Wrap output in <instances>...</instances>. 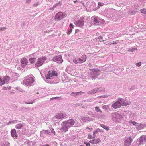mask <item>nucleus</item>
Segmentation results:
<instances>
[{"label": "nucleus", "instance_id": "55", "mask_svg": "<svg viewBox=\"0 0 146 146\" xmlns=\"http://www.w3.org/2000/svg\"><path fill=\"white\" fill-rule=\"evenodd\" d=\"M86 129H90V128H89V127H87V128H86Z\"/></svg>", "mask_w": 146, "mask_h": 146}, {"label": "nucleus", "instance_id": "51", "mask_svg": "<svg viewBox=\"0 0 146 146\" xmlns=\"http://www.w3.org/2000/svg\"><path fill=\"white\" fill-rule=\"evenodd\" d=\"M77 2V0H76V1H75L74 2V3H76Z\"/></svg>", "mask_w": 146, "mask_h": 146}, {"label": "nucleus", "instance_id": "49", "mask_svg": "<svg viewBox=\"0 0 146 146\" xmlns=\"http://www.w3.org/2000/svg\"><path fill=\"white\" fill-rule=\"evenodd\" d=\"M84 143L86 145L88 144V143L87 142H84Z\"/></svg>", "mask_w": 146, "mask_h": 146}, {"label": "nucleus", "instance_id": "28", "mask_svg": "<svg viewBox=\"0 0 146 146\" xmlns=\"http://www.w3.org/2000/svg\"><path fill=\"white\" fill-rule=\"evenodd\" d=\"M126 7L125 6H123L122 8H121V10H120V13H124V12L125 11V8Z\"/></svg>", "mask_w": 146, "mask_h": 146}, {"label": "nucleus", "instance_id": "54", "mask_svg": "<svg viewBox=\"0 0 146 146\" xmlns=\"http://www.w3.org/2000/svg\"><path fill=\"white\" fill-rule=\"evenodd\" d=\"M79 146H84V145H81Z\"/></svg>", "mask_w": 146, "mask_h": 146}, {"label": "nucleus", "instance_id": "14", "mask_svg": "<svg viewBox=\"0 0 146 146\" xmlns=\"http://www.w3.org/2000/svg\"><path fill=\"white\" fill-rule=\"evenodd\" d=\"M130 123H132L133 125L138 126V127H145V125H143V124H139L138 123H137L135 122L132 121H131L129 122Z\"/></svg>", "mask_w": 146, "mask_h": 146}, {"label": "nucleus", "instance_id": "32", "mask_svg": "<svg viewBox=\"0 0 146 146\" xmlns=\"http://www.w3.org/2000/svg\"><path fill=\"white\" fill-rule=\"evenodd\" d=\"M81 119L84 122H85L88 119V118L86 117H82L81 118Z\"/></svg>", "mask_w": 146, "mask_h": 146}, {"label": "nucleus", "instance_id": "45", "mask_svg": "<svg viewBox=\"0 0 146 146\" xmlns=\"http://www.w3.org/2000/svg\"><path fill=\"white\" fill-rule=\"evenodd\" d=\"M69 26H70V27H72V28H74V26L72 24H71V23L70 24Z\"/></svg>", "mask_w": 146, "mask_h": 146}, {"label": "nucleus", "instance_id": "16", "mask_svg": "<svg viewBox=\"0 0 146 146\" xmlns=\"http://www.w3.org/2000/svg\"><path fill=\"white\" fill-rule=\"evenodd\" d=\"M65 116L64 114H63L62 113H57L55 116V117L56 118L61 119L65 117Z\"/></svg>", "mask_w": 146, "mask_h": 146}, {"label": "nucleus", "instance_id": "4", "mask_svg": "<svg viewBox=\"0 0 146 146\" xmlns=\"http://www.w3.org/2000/svg\"><path fill=\"white\" fill-rule=\"evenodd\" d=\"M66 15L65 13L59 12L55 15V20L60 21L66 16Z\"/></svg>", "mask_w": 146, "mask_h": 146}, {"label": "nucleus", "instance_id": "6", "mask_svg": "<svg viewBox=\"0 0 146 146\" xmlns=\"http://www.w3.org/2000/svg\"><path fill=\"white\" fill-rule=\"evenodd\" d=\"M133 139L131 137L128 136L125 137L124 146H129L131 143Z\"/></svg>", "mask_w": 146, "mask_h": 146}, {"label": "nucleus", "instance_id": "21", "mask_svg": "<svg viewBox=\"0 0 146 146\" xmlns=\"http://www.w3.org/2000/svg\"><path fill=\"white\" fill-rule=\"evenodd\" d=\"M73 61V62L75 64L80 63L79 58H74Z\"/></svg>", "mask_w": 146, "mask_h": 146}, {"label": "nucleus", "instance_id": "22", "mask_svg": "<svg viewBox=\"0 0 146 146\" xmlns=\"http://www.w3.org/2000/svg\"><path fill=\"white\" fill-rule=\"evenodd\" d=\"M100 125L101 127L104 129H105L107 131H108L109 130V127H108L106 126L104 124H100Z\"/></svg>", "mask_w": 146, "mask_h": 146}, {"label": "nucleus", "instance_id": "9", "mask_svg": "<svg viewBox=\"0 0 146 146\" xmlns=\"http://www.w3.org/2000/svg\"><path fill=\"white\" fill-rule=\"evenodd\" d=\"M138 141L139 145L146 144V135H143L141 136Z\"/></svg>", "mask_w": 146, "mask_h": 146}, {"label": "nucleus", "instance_id": "23", "mask_svg": "<svg viewBox=\"0 0 146 146\" xmlns=\"http://www.w3.org/2000/svg\"><path fill=\"white\" fill-rule=\"evenodd\" d=\"M124 36H125V39L127 40H128L129 39H130L131 38H132L131 35L127 34L124 35Z\"/></svg>", "mask_w": 146, "mask_h": 146}, {"label": "nucleus", "instance_id": "43", "mask_svg": "<svg viewBox=\"0 0 146 146\" xmlns=\"http://www.w3.org/2000/svg\"><path fill=\"white\" fill-rule=\"evenodd\" d=\"M14 123V121H9V123H7V124L8 125L9 123Z\"/></svg>", "mask_w": 146, "mask_h": 146}, {"label": "nucleus", "instance_id": "48", "mask_svg": "<svg viewBox=\"0 0 146 146\" xmlns=\"http://www.w3.org/2000/svg\"><path fill=\"white\" fill-rule=\"evenodd\" d=\"M56 5H60V6L61 5V3H58L57 4H56Z\"/></svg>", "mask_w": 146, "mask_h": 146}, {"label": "nucleus", "instance_id": "46", "mask_svg": "<svg viewBox=\"0 0 146 146\" xmlns=\"http://www.w3.org/2000/svg\"><path fill=\"white\" fill-rule=\"evenodd\" d=\"M98 132V131H96L94 132L93 133V134L94 135V137L95 136V134H96Z\"/></svg>", "mask_w": 146, "mask_h": 146}, {"label": "nucleus", "instance_id": "20", "mask_svg": "<svg viewBox=\"0 0 146 146\" xmlns=\"http://www.w3.org/2000/svg\"><path fill=\"white\" fill-rule=\"evenodd\" d=\"M112 107L114 108H117L119 107V102L117 101L112 105Z\"/></svg>", "mask_w": 146, "mask_h": 146}, {"label": "nucleus", "instance_id": "52", "mask_svg": "<svg viewBox=\"0 0 146 146\" xmlns=\"http://www.w3.org/2000/svg\"><path fill=\"white\" fill-rule=\"evenodd\" d=\"M82 5H84V3L82 2Z\"/></svg>", "mask_w": 146, "mask_h": 146}, {"label": "nucleus", "instance_id": "35", "mask_svg": "<svg viewBox=\"0 0 146 146\" xmlns=\"http://www.w3.org/2000/svg\"><path fill=\"white\" fill-rule=\"evenodd\" d=\"M72 29H70L67 32V34L68 35H69L72 31Z\"/></svg>", "mask_w": 146, "mask_h": 146}, {"label": "nucleus", "instance_id": "37", "mask_svg": "<svg viewBox=\"0 0 146 146\" xmlns=\"http://www.w3.org/2000/svg\"><path fill=\"white\" fill-rule=\"evenodd\" d=\"M11 87L10 86L7 87H4L3 89L4 90H9L10 89H11Z\"/></svg>", "mask_w": 146, "mask_h": 146}, {"label": "nucleus", "instance_id": "8", "mask_svg": "<svg viewBox=\"0 0 146 146\" xmlns=\"http://www.w3.org/2000/svg\"><path fill=\"white\" fill-rule=\"evenodd\" d=\"M131 103V102L129 100L126 101L124 99H121L119 100V106H120L119 104L121 106H124L129 105Z\"/></svg>", "mask_w": 146, "mask_h": 146}, {"label": "nucleus", "instance_id": "2", "mask_svg": "<svg viewBox=\"0 0 146 146\" xmlns=\"http://www.w3.org/2000/svg\"><path fill=\"white\" fill-rule=\"evenodd\" d=\"M46 60V57L45 56H43L38 58L35 63L36 66L39 67L41 66L43 64L44 61Z\"/></svg>", "mask_w": 146, "mask_h": 146}, {"label": "nucleus", "instance_id": "39", "mask_svg": "<svg viewBox=\"0 0 146 146\" xmlns=\"http://www.w3.org/2000/svg\"><path fill=\"white\" fill-rule=\"evenodd\" d=\"M95 108L96 109V110L97 112H101V111L100 110V109L98 108V107H96Z\"/></svg>", "mask_w": 146, "mask_h": 146}, {"label": "nucleus", "instance_id": "31", "mask_svg": "<svg viewBox=\"0 0 146 146\" xmlns=\"http://www.w3.org/2000/svg\"><path fill=\"white\" fill-rule=\"evenodd\" d=\"M9 143L8 141H5L2 145V146H9Z\"/></svg>", "mask_w": 146, "mask_h": 146}, {"label": "nucleus", "instance_id": "57", "mask_svg": "<svg viewBox=\"0 0 146 146\" xmlns=\"http://www.w3.org/2000/svg\"><path fill=\"white\" fill-rule=\"evenodd\" d=\"M133 50H131V52H132Z\"/></svg>", "mask_w": 146, "mask_h": 146}, {"label": "nucleus", "instance_id": "1", "mask_svg": "<svg viewBox=\"0 0 146 146\" xmlns=\"http://www.w3.org/2000/svg\"><path fill=\"white\" fill-rule=\"evenodd\" d=\"M34 78L32 77H27L23 81V83L28 86H30L34 82Z\"/></svg>", "mask_w": 146, "mask_h": 146}, {"label": "nucleus", "instance_id": "34", "mask_svg": "<svg viewBox=\"0 0 146 146\" xmlns=\"http://www.w3.org/2000/svg\"><path fill=\"white\" fill-rule=\"evenodd\" d=\"M141 13L145 14L146 16V9H141Z\"/></svg>", "mask_w": 146, "mask_h": 146}, {"label": "nucleus", "instance_id": "26", "mask_svg": "<svg viewBox=\"0 0 146 146\" xmlns=\"http://www.w3.org/2000/svg\"><path fill=\"white\" fill-rule=\"evenodd\" d=\"M82 93V94H84V92H82L81 91L80 92H72L71 93V94L72 95H74V96H75L78 95L79 93Z\"/></svg>", "mask_w": 146, "mask_h": 146}, {"label": "nucleus", "instance_id": "58", "mask_svg": "<svg viewBox=\"0 0 146 146\" xmlns=\"http://www.w3.org/2000/svg\"><path fill=\"white\" fill-rule=\"evenodd\" d=\"M39 94V93L38 92L37 93V94Z\"/></svg>", "mask_w": 146, "mask_h": 146}, {"label": "nucleus", "instance_id": "15", "mask_svg": "<svg viewBox=\"0 0 146 146\" xmlns=\"http://www.w3.org/2000/svg\"><path fill=\"white\" fill-rule=\"evenodd\" d=\"M101 141V140L99 138H97L89 141V142L92 144H97L99 143Z\"/></svg>", "mask_w": 146, "mask_h": 146}, {"label": "nucleus", "instance_id": "12", "mask_svg": "<svg viewBox=\"0 0 146 146\" xmlns=\"http://www.w3.org/2000/svg\"><path fill=\"white\" fill-rule=\"evenodd\" d=\"M68 127L64 122H63V125L61 128V132L64 133L66 132L68 130Z\"/></svg>", "mask_w": 146, "mask_h": 146}, {"label": "nucleus", "instance_id": "7", "mask_svg": "<svg viewBox=\"0 0 146 146\" xmlns=\"http://www.w3.org/2000/svg\"><path fill=\"white\" fill-rule=\"evenodd\" d=\"M58 73L55 71H49L48 72V73L47 74V79H50L51 78L53 77L54 76H57Z\"/></svg>", "mask_w": 146, "mask_h": 146}, {"label": "nucleus", "instance_id": "19", "mask_svg": "<svg viewBox=\"0 0 146 146\" xmlns=\"http://www.w3.org/2000/svg\"><path fill=\"white\" fill-rule=\"evenodd\" d=\"M21 63L25 65H27L28 63V60L25 58H23L21 60Z\"/></svg>", "mask_w": 146, "mask_h": 146}, {"label": "nucleus", "instance_id": "5", "mask_svg": "<svg viewBox=\"0 0 146 146\" xmlns=\"http://www.w3.org/2000/svg\"><path fill=\"white\" fill-rule=\"evenodd\" d=\"M84 18L81 17L79 20L76 21L75 23L76 26L78 27H82L84 26Z\"/></svg>", "mask_w": 146, "mask_h": 146}, {"label": "nucleus", "instance_id": "10", "mask_svg": "<svg viewBox=\"0 0 146 146\" xmlns=\"http://www.w3.org/2000/svg\"><path fill=\"white\" fill-rule=\"evenodd\" d=\"M64 122L68 127H70L71 126L74 125L75 121L72 119H70L64 121Z\"/></svg>", "mask_w": 146, "mask_h": 146}, {"label": "nucleus", "instance_id": "41", "mask_svg": "<svg viewBox=\"0 0 146 146\" xmlns=\"http://www.w3.org/2000/svg\"><path fill=\"white\" fill-rule=\"evenodd\" d=\"M141 63L140 62L137 63L136 64V65L137 66H141Z\"/></svg>", "mask_w": 146, "mask_h": 146}, {"label": "nucleus", "instance_id": "25", "mask_svg": "<svg viewBox=\"0 0 146 146\" xmlns=\"http://www.w3.org/2000/svg\"><path fill=\"white\" fill-rule=\"evenodd\" d=\"M50 133V131L48 130H44L40 132V135L41 136L42 135H43V133H45L47 134H48Z\"/></svg>", "mask_w": 146, "mask_h": 146}, {"label": "nucleus", "instance_id": "17", "mask_svg": "<svg viewBox=\"0 0 146 146\" xmlns=\"http://www.w3.org/2000/svg\"><path fill=\"white\" fill-rule=\"evenodd\" d=\"M86 55H82L81 58H79L80 63H82L84 62L86 60Z\"/></svg>", "mask_w": 146, "mask_h": 146}, {"label": "nucleus", "instance_id": "3", "mask_svg": "<svg viewBox=\"0 0 146 146\" xmlns=\"http://www.w3.org/2000/svg\"><path fill=\"white\" fill-rule=\"evenodd\" d=\"M92 18L94 19V24L96 25H98L100 23H104V20L103 19L100 18L98 17L93 16Z\"/></svg>", "mask_w": 146, "mask_h": 146}, {"label": "nucleus", "instance_id": "29", "mask_svg": "<svg viewBox=\"0 0 146 146\" xmlns=\"http://www.w3.org/2000/svg\"><path fill=\"white\" fill-rule=\"evenodd\" d=\"M96 40L100 41H102L104 40H103V38L102 36H99L96 38Z\"/></svg>", "mask_w": 146, "mask_h": 146}, {"label": "nucleus", "instance_id": "13", "mask_svg": "<svg viewBox=\"0 0 146 146\" xmlns=\"http://www.w3.org/2000/svg\"><path fill=\"white\" fill-rule=\"evenodd\" d=\"M10 79V78L8 76H5L3 78L2 80L1 81V84L0 85L1 86L2 85L4 84L5 83L8 82Z\"/></svg>", "mask_w": 146, "mask_h": 146}, {"label": "nucleus", "instance_id": "47", "mask_svg": "<svg viewBox=\"0 0 146 146\" xmlns=\"http://www.w3.org/2000/svg\"><path fill=\"white\" fill-rule=\"evenodd\" d=\"M31 1V0H27L26 1V2L27 3H29V2H30Z\"/></svg>", "mask_w": 146, "mask_h": 146}, {"label": "nucleus", "instance_id": "53", "mask_svg": "<svg viewBox=\"0 0 146 146\" xmlns=\"http://www.w3.org/2000/svg\"><path fill=\"white\" fill-rule=\"evenodd\" d=\"M90 130L91 131L92 130V128H91L90 129Z\"/></svg>", "mask_w": 146, "mask_h": 146}, {"label": "nucleus", "instance_id": "38", "mask_svg": "<svg viewBox=\"0 0 146 146\" xmlns=\"http://www.w3.org/2000/svg\"><path fill=\"white\" fill-rule=\"evenodd\" d=\"M58 98H60V99H61V97H55L52 98H51L50 99V100H52L53 99H58Z\"/></svg>", "mask_w": 146, "mask_h": 146}, {"label": "nucleus", "instance_id": "42", "mask_svg": "<svg viewBox=\"0 0 146 146\" xmlns=\"http://www.w3.org/2000/svg\"><path fill=\"white\" fill-rule=\"evenodd\" d=\"M92 135H90V134H88V139H91L92 138Z\"/></svg>", "mask_w": 146, "mask_h": 146}, {"label": "nucleus", "instance_id": "40", "mask_svg": "<svg viewBox=\"0 0 146 146\" xmlns=\"http://www.w3.org/2000/svg\"><path fill=\"white\" fill-rule=\"evenodd\" d=\"M104 5V3H103L99 2L98 3V5L99 6H102Z\"/></svg>", "mask_w": 146, "mask_h": 146}, {"label": "nucleus", "instance_id": "33", "mask_svg": "<svg viewBox=\"0 0 146 146\" xmlns=\"http://www.w3.org/2000/svg\"><path fill=\"white\" fill-rule=\"evenodd\" d=\"M30 62L31 63H34L35 61V58H31L29 59Z\"/></svg>", "mask_w": 146, "mask_h": 146}, {"label": "nucleus", "instance_id": "24", "mask_svg": "<svg viewBox=\"0 0 146 146\" xmlns=\"http://www.w3.org/2000/svg\"><path fill=\"white\" fill-rule=\"evenodd\" d=\"M98 91L96 89H94L88 92V93L89 94H94Z\"/></svg>", "mask_w": 146, "mask_h": 146}, {"label": "nucleus", "instance_id": "11", "mask_svg": "<svg viewBox=\"0 0 146 146\" xmlns=\"http://www.w3.org/2000/svg\"><path fill=\"white\" fill-rule=\"evenodd\" d=\"M53 60L54 61L57 62L58 63H61L63 61L62 56L60 55L54 57Z\"/></svg>", "mask_w": 146, "mask_h": 146}, {"label": "nucleus", "instance_id": "30", "mask_svg": "<svg viewBox=\"0 0 146 146\" xmlns=\"http://www.w3.org/2000/svg\"><path fill=\"white\" fill-rule=\"evenodd\" d=\"M128 13L130 15H132L133 14H135V11H133L132 10H129V12H128Z\"/></svg>", "mask_w": 146, "mask_h": 146}, {"label": "nucleus", "instance_id": "27", "mask_svg": "<svg viewBox=\"0 0 146 146\" xmlns=\"http://www.w3.org/2000/svg\"><path fill=\"white\" fill-rule=\"evenodd\" d=\"M23 127V125L22 124H17L15 126V128L17 129H21Z\"/></svg>", "mask_w": 146, "mask_h": 146}, {"label": "nucleus", "instance_id": "44", "mask_svg": "<svg viewBox=\"0 0 146 146\" xmlns=\"http://www.w3.org/2000/svg\"><path fill=\"white\" fill-rule=\"evenodd\" d=\"M6 29V28L5 27H2L0 28V30L2 31L5 30Z\"/></svg>", "mask_w": 146, "mask_h": 146}, {"label": "nucleus", "instance_id": "18", "mask_svg": "<svg viewBox=\"0 0 146 146\" xmlns=\"http://www.w3.org/2000/svg\"><path fill=\"white\" fill-rule=\"evenodd\" d=\"M11 134L12 136L14 138H16L17 137L16 132L15 129H13L11 131Z\"/></svg>", "mask_w": 146, "mask_h": 146}, {"label": "nucleus", "instance_id": "36", "mask_svg": "<svg viewBox=\"0 0 146 146\" xmlns=\"http://www.w3.org/2000/svg\"><path fill=\"white\" fill-rule=\"evenodd\" d=\"M51 133H53L54 135H55V132L53 128H52L50 129Z\"/></svg>", "mask_w": 146, "mask_h": 146}, {"label": "nucleus", "instance_id": "59", "mask_svg": "<svg viewBox=\"0 0 146 146\" xmlns=\"http://www.w3.org/2000/svg\"><path fill=\"white\" fill-rule=\"evenodd\" d=\"M1 79L0 78V81H1Z\"/></svg>", "mask_w": 146, "mask_h": 146}, {"label": "nucleus", "instance_id": "50", "mask_svg": "<svg viewBox=\"0 0 146 146\" xmlns=\"http://www.w3.org/2000/svg\"><path fill=\"white\" fill-rule=\"evenodd\" d=\"M86 145V146H90L89 143H88Z\"/></svg>", "mask_w": 146, "mask_h": 146}, {"label": "nucleus", "instance_id": "56", "mask_svg": "<svg viewBox=\"0 0 146 146\" xmlns=\"http://www.w3.org/2000/svg\"><path fill=\"white\" fill-rule=\"evenodd\" d=\"M33 102L32 103H27V104H32L33 103Z\"/></svg>", "mask_w": 146, "mask_h": 146}]
</instances>
